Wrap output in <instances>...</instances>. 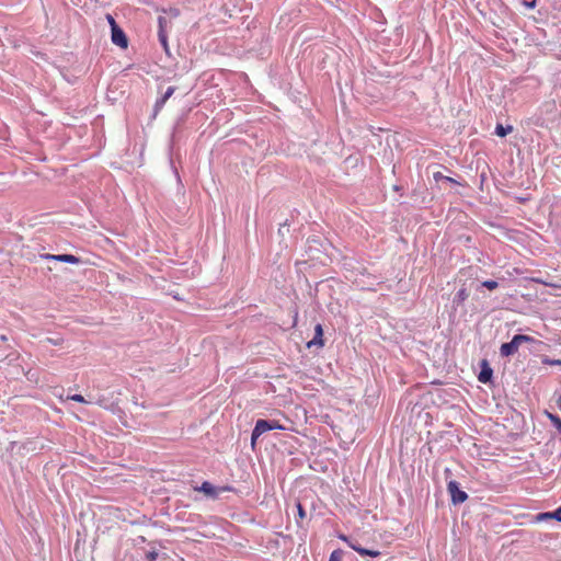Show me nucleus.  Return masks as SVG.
Here are the masks:
<instances>
[{
    "instance_id": "obj_1",
    "label": "nucleus",
    "mask_w": 561,
    "mask_h": 561,
    "mask_svg": "<svg viewBox=\"0 0 561 561\" xmlns=\"http://www.w3.org/2000/svg\"><path fill=\"white\" fill-rule=\"evenodd\" d=\"M523 344H526L527 351H536L543 345V342L530 335L515 334L510 342L501 344L500 351H517Z\"/></svg>"
},
{
    "instance_id": "obj_2",
    "label": "nucleus",
    "mask_w": 561,
    "mask_h": 561,
    "mask_svg": "<svg viewBox=\"0 0 561 561\" xmlns=\"http://www.w3.org/2000/svg\"><path fill=\"white\" fill-rule=\"evenodd\" d=\"M447 491L450 494L451 502L454 504L463 503L468 499L467 493L459 489L457 481H449L447 484Z\"/></svg>"
},
{
    "instance_id": "obj_3",
    "label": "nucleus",
    "mask_w": 561,
    "mask_h": 561,
    "mask_svg": "<svg viewBox=\"0 0 561 561\" xmlns=\"http://www.w3.org/2000/svg\"><path fill=\"white\" fill-rule=\"evenodd\" d=\"M111 39L112 43L121 48H127L128 38L125 32L118 26V24H114L111 31Z\"/></svg>"
},
{
    "instance_id": "obj_4",
    "label": "nucleus",
    "mask_w": 561,
    "mask_h": 561,
    "mask_svg": "<svg viewBox=\"0 0 561 561\" xmlns=\"http://www.w3.org/2000/svg\"><path fill=\"white\" fill-rule=\"evenodd\" d=\"M175 90H176V87L170 85L167 88V90L163 93H161V96L156 100V103L153 105V113H152L153 118L163 108L164 104L174 94Z\"/></svg>"
},
{
    "instance_id": "obj_5",
    "label": "nucleus",
    "mask_w": 561,
    "mask_h": 561,
    "mask_svg": "<svg viewBox=\"0 0 561 561\" xmlns=\"http://www.w3.org/2000/svg\"><path fill=\"white\" fill-rule=\"evenodd\" d=\"M41 256L48 261H57L69 264H79L81 262V259L73 254H43Z\"/></svg>"
},
{
    "instance_id": "obj_6",
    "label": "nucleus",
    "mask_w": 561,
    "mask_h": 561,
    "mask_svg": "<svg viewBox=\"0 0 561 561\" xmlns=\"http://www.w3.org/2000/svg\"><path fill=\"white\" fill-rule=\"evenodd\" d=\"M344 541L347 542V545L354 550L356 551L357 553H359L360 556L365 557V556H368V557H371V558H377L380 556V551L378 550H371V549H366V548H363L357 541H351L347 539V537L345 536H342L341 537Z\"/></svg>"
},
{
    "instance_id": "obj_7",
    "label": "nucleus",
    "mask_w": 561,
    "mask_h": 561,
    "mask_svg": "<svg viewBox=\"0 0 561 561\" xmlns=\"http://www.w3.org/2000/svg\"><path fill=\"white\" fill-rule=\"evenodd\" d=\"M271 431V425L267 420H257L252 431L251 443L254 446L256 439L265 432Z\"/></svg>"
},
{
    "instance_id": "obj_8",
    "label": "nucleus",
    "mask_w": 561,
    "mask_h": 561,
    "mask_svg": "<svg viewBox=\"0 0 561 561\" xmlns=\"http://www.w3.org/2000/svg\"><path fill=\"white\" fill-rule=\"evenodd\" d=\"M480 371L478 375V380L482 383H488L491 381L493 376V370L486 359H482L480 363Z\"/></svg>"
},
{
    "instance_id": "obj_9",
    "label": "nucleus",
    "mask_w": 561,
    "mask_h": 561,
    "mask_svg": "<svg viewBox=\"0 0 561 561\" xmlns=\"http://www.w3.org/2000/svg\"><path fill=\"white\" fill-rule=\"evenodd\" d=\"M323 345V329L320 323H318L314 328V336L306 343L308 348L312 346H322Z\"/></svg>"
},
{
    "instance_id": "obj_10",
    "label": "nucleus",
    "mask_w": 561,
    "mask_h": 561,
    "mask_svg": "<svg viewBox=\"0 0 561 561\" xmlns=\"http://www.w3.org/2000/svg\"><path fill=\"white\" fill-rule=\"evenodd\" d=\"M171 23L170 20H168L167 16L159 15L158 16V35L159 34H167L168 25Z\"/></svg>"
},
{
    "instance_id": "obj_11",
    "label": "nucleus",
    "mask_w": 561,
    "mask_h": 561,
    "mask_svg": "<svg viewBox=\"0 0 561 561\" xmlns=\"http://www.w3.org/2000/svg\"><path fill=\"white\" fill-rule=\"evenodd\" d=\"M468 297H469V294H468L467 289H466V288H460V289L456 293V295H455V297H454V299H453V304H455V305H461L465 300H467V299H468Z\"/></svg>"
},
{
    "instance_id": "obj_12",
    "label": "nucleus",
    "mask_w": 561,
    "mask_h": 561,
    "mask_svg": "<svg viewBox=\"0 0 561 561\" xmlns=\"http://www.w3.org/2000/svg\"><path fill=\"white\" fill-rule=\"evenodd\" d=\"M512 130H513L512 125L503 126L502 124H497L495 127V135L503 138V137L507 136L510 133H512Z\"/></svg>"
},
{
    "instance_id": "obj_13",
    "label": "nucleus",
    "mask_w": 561,
    "mask_h": 561,
    "mask_svg": "<svg viewBox=\"0 0 561 561\" xmlns=\"http://www.w3.org/2000/svg\"><path fill=\"white\" fill-rule=\"evenodd\" d=\"M201 491L203 493H205L206 495H209V496L217 495L215 486L211 483L207 482V481L203 482V484L201 486Z\"/></svg>"
},
{
    "instance_id": "obj_14",
    "label": "nucleus",
    "mask_w": 561,
    "mask_h": 561,
    "mask_svg": "<svg viewBox=\"0 0 561 561\" xmlns=\"http://www.w3.org/2000/svg\"><path fill=\"white\" fill-rule=\"evenodd\" d=\"M158 38H159V42H160L163 50L167 53V55H170L169 43H168V34H159Z\"/></svg>"
},
{
    "instance_id": "obj_15",
    "label": "nucleus",
    "mask_w": 561,
    "mask_h": 561,
    "mask_svg": "<svg viewBox=\"0 0 561 561\" xmlns=\"http://www.w3.org/2000/svg\"><path fill=\"white\" fill-rule=\"evenodd\" d=\"M433 176L435 181H445L448 183L457 184L456 180L450 176L443 175L440 172H435Z\"/></svg>"
},
{
    "instance_id": "obj_16",
    "label": "nucleus",
    "mask_w": 561,
    "mask_h": 561,
    "mask_svg": "<svg viewBox=\"0 0 561 561\" xmlns=\"http://www.w3.org/2000/svg\"><path fill=\"white\" fill-rule=\"evenodd\" d=\"M548 417L550 419L551 423L556 426V428L561 434V419L554 414L547 413Z\"/></svg>"
},
{
    "instance_id": "obj_17",
    "label": "nucleus",
    "mask_w": 561,
    "mask_h": 561,
    "mask_svg": "<svg viewBox=\"0 0 561 561\" xmlns=\"http://www.w3.org/2000/svg\"><path fill=\"white\" fill-rule=\"evenodd\" d=\"M482 286L488 288L489 290H494L499 287V283L493 279H488V280L482 282Z\"/></svg>"
},
{
    "instance_id": "obj_18",
    "label": "nucleus",
    "mask_w": 561,
    "mask_h": 561,
    "mask_svg": "<svg viewBox=\"0 0 561 561\" xmlns=\"http://www.w3.org/2000/svg\"><path fill=\"white\" fill-rule=\"evenodd\" d=\"M547 519H553V515H552V512L550 513H540L538 515H536L535 517V520L536 522H543V520H547Z\"/></svg>"
},
{
    "instance_id": "obj_19",
    "label": "nucleus",
    "mask_w": 561,
    "mask_h": 561,
    "mask_svg": "<svg viewBox=\"0 0 561 561\" xmlns=\"http://www.w3.org/2000/svg\"><path fill=\"white\" fill-rule=\"evenodd\" d=\"M163 13H168L172 19H175L180 15V10L176 8H170L169 10L162 9Z\"/></svg>"
},
{
    "instance_id": "obj_20",
    "label": "nucleus",
    "mask_w": 561,
    "mask_h": 561,
    "mask_svg": "<svg viewBox=\"0 0 561 561\" xmlns=\"http://www.w3.org/2000/svg\"><path fill=\"white\" fill-rule=\"evenodd\" d=\"M270 425H271V431L272 430H286V427L279 423V421L277 420H271L268 421Z\"/></svg>"
},
{
    "instance_id": "obj_21",
    "label": "nucleus",
    "mask_w": 561,
    "mask_h": 561,
    "mask_svg": "<svg viewBox=\"0 0 561 561\" xmlns=\"http://www.w3.org/2000/svg\"><path fill=\"white\" fill-rule=\"evenodd\" d=\"M296 506H297V512H298V518L304 519L306 517V511H305L304 506L301 505L300 502H297Z\"/></svg>"
},
{
    "instance_id": "obj_22",
    "label": "nucleus",
    "mask_w": 561,
    "mask_h": 561,
    "mask_svg": "<svg viewBox=\"0 0 561 561\" xmlns=\"http://www.w3.org/2000/svg\"><path fill=\"white\" fill-rule=\"evenodd\" d=\"M157 558H158V552H157V551H148V552L146 553V559H147L148 561H156V560H157Z\"/></svg>"
},
{
    "instance_id": "obj_23",
    "label": "nucleus",
    "mask_w": 561,
    "mask_h": 561,
    "mask_svg": "<svg viewBox=\"0 0 561 561\" xmlns=\"http://www.w3.org/2000/svg\"><path fill=\"white\" fill-rule=\"evenodd\" d=\"M68 399L77 402H87L81 394H72L69 396Z\"/></svg>"
},
{
    "instance_id": "obj_24",
    "label": "nucleus",
    "mask_w": 561,
    "mask_h": 561,
    "mask_svg": "<svg viewBox=\"0 0 561 561\" xmlns=\"http://www.w3.org/2000/svg\"><path fill=\"white\" fill-rule=\"evenodd\" d=\"M523 4H524L526 8H528V9H535V7H536V0H530V1H528V0H524V1H523Z\"/></svg>"
},
{
    "instance_id": "obj_25",
    "label": "nucleus",
    "mask_w": 561,
    "mask_h": 561,
    "mask_svg": "<svg viewBox=\"0 0 561 561\" xmlns=\"http://www.w3.org/2000/svg\"><path fill=\"white\" fill-rule=\"evenodd\" d=\"M552 515H553V518L561 522V506L556 510L554 512H552Z\"/></svg>"
},
{
    "instance_id": "obj_26",
    "label": "nucleus",
    "mask_w": 561,
    "mask_h": 561,
    "mask_svg": "<svg viewBox=\"0 0 561 561\" xmlns=\"http://www.w3.org/2000/svg\"><path fill=\"white\" fill-rule=\"evenodd\" d=\"M26 377H27L28 380L37 382V378L35 377V373H32L31 370H28L26 373Z\"/></svg>"
},
{
    "instance_id": "obj_27",
    "label": "nucleus",
    "mask_w": 561,
    "mask_h": 561,
    "mask_svg": "<svg viewBox=\"0 0 561 561\" xmlns=\"http://www.w3.org/2000/svg\"><path fill=\"white\" fill-rule=\"evenodd\" d=\"M106 20H107V22H108V23H110V25H111V30L113 28V25H114V24H117V23H116V21H115V19H114L111 14H106Z\"/></svg>"
},
{
    "instance_id": "obj_28",
    "label": "nucleus",
    "mask_w": 561,
    "mask_h": 561,
    "mask_svg": "<svg viewBox=\"0 0 561 561\" xmlns=\"http://www.w3.org/2000/svg\"><path fill=\"white\" fill-rule=\"evenodd\" d=\"M329 561H340V558H339L336 551L332 552V554L330 556Z\"/></svg>"
},
{
    "instance_id": "obj_29",
    "label": "nucleus",
    "mask_w": 561,
    "mask_h": 561,
    "mask_svg": "<svg viewBox=\"0 0 561 561\" xmlns=\"http://www.w3.org/2000/svg\"><path fill=\"white\" fill-rule=\"evenodd\" d=\"M542 362H543V363H546V364H550V365H554V364H559V365H561V360H549V359H543Z\"/></svg>"
},
{
    "instance_id": "obj_30",
    "label": "nucleus",
    "mask_w": 561,
    "mask_h": 561,
    "mask_svg": "<svg viewBox=\"0 0 561 561\" xmlns=\"http://www.w3.org/2000/svg\"><path fill=\"white\" fill-rule=\"evenodd\" d=\"M557 403H558V407L561 409V396L559 397Z\"/></svg>"
},
{
    "instance_id": "obj_31",
    "label": "nucleus",
    "mask_w": 561,
    "mask_h": 561,
    "mask_svg": "<svg viewBox=\"0 0 561 561\" xmlns=\"http://www.w3.org/2000/svg\"><path fill=\"white\" fill-rule=\"evenodd\" d=\"M175 174H176L178 180L180 181V174L178 173L176 170H175Z\"/></svg>"
},
{
    "instance_id": "obj_32",
    "label": "nucleus",
    "mask_w": 561,
    "mask_h": 561,
    "mask_svg": "<svg viewBox=\"0 0 561 561\" xmlns=\"http://www.w3.org/2000/svg\"><path fill=\"white\" fill-rule=\"evenodd\" d=\"M312 243H316L317 242V239L316 238H312L311 239Z\"/></svg>"
}]
</instances>
